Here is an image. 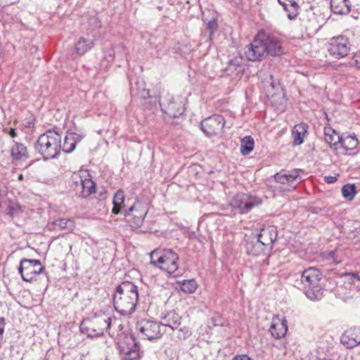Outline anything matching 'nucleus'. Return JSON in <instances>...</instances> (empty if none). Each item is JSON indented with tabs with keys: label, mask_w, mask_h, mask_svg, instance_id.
Wrapping results in <instances>:
<instances>
[{
	"label": "nucleus",
	"mask_w": 360,
	"mask_h": 360,
	"mask_svg": "<svg viewBox=\"0 0 360 360\" xmlns=\"http://www.w3.org/2000/svg\"><path fill=\"white\" fill-rule=\"evenodd\" d=\"M349 0H330V8L334 13L345 14L350 11Z\"/></svg>",
	"instance_id": "obj_26"
},
{
	"label": "nucleus",
	"mask_w": 360,
	"mask_h": 360,
	"mask_svg": "<svg viewBox=\"0 0 360 360\" xmlns=\"http://www.w3.org/2000/svg\"><path fill=\"white\" fill-rule=\"evenodd\" d=\"M198 288L197 282L194 279L183 280L181 281V291L187 293L192 294L195 292Z\"/></svg>",
	"instance_id": "obj_34"
},
{
	"label": "nucleus",
	"mask_w": 360,
	"mask_h": 360,
	"mask_svg": "<svg viewBox=\"0 0 360 360\" xmlns=\"http://www.w3.org/2000/svg\"><path fill=\"white\" fill-rule=\"evenodd\" d=\"M131 347L127 348L121 347V352L123 354V360H135L139 356V345L133 335L127 338Z\"/></svg>",
	"instance_id": "obj_19"
},
{
	"label": "nucleus",
	"mask_w": 360,
	"mask_h": 360,
	"mask_svg": "<svg viewBox=\"0 0 360 360\" xmlns=\"http://www.w3.org/2000/svg\"><path fill=\"white\" fill-rule=\"evenodd\" d=\"M169 114L172 115V112H169ZM172 115H173V117H178V116H179L176 113H174V114H172Z\"/></svg>",
	"instance_id": "obj_53"
},
{
	"label": "nucleus",
	"mask_w": 360,
	"mask_h": 360,
	"mask_svg": "<svg viewBox=\"0 0 360 360\" xmlns=\"http://www.w3.org/2000/svg\"><path fill=\"white\" fill-rule=\"evenodd\" d=\"M34 148L44 160L57 158L61 150V136L58 132L49 130L39 136Z\"/></svg>",
	"instance_id": "obj_2"
},
{
	"label": "nucleus",
	"mask_w": 360,
	"mask_h": 360,
	"mask_svg": "<svg viewBox=\"0 0 360 360\" xmlns=\"http://www.w3.org/2000/svg\"><path fill=\"white\" fill-rule=\"evenodd\" d=\"M289 4L284 8L285 11L288 13L289 19H294L297 15L298 5L294 0H289Z\"/></svg>",
	"instance_id": "obj_36"
},
{
	"label": "nucleus",
	"mask_w": 360,
	"mask_h": 360,
	"mask_svg": "<svg viewBox=\"0 0 360 360\" xmlns=\"http://www.w3.org/2000/svg\"><path fill=\"white\" fill-rule=\"evenodd\" d=\"M288 331L287 320L285 317L280 318L278 315L274 316L269 328V332L275 339H281L285 337Z\"/></svg>",
	"instance_id": "obj_15"
},
{
	"label": "nucleus",
	"mask_w": 360,
	"mask_h": 360,
	"mask_svg": "<svg viewBox=\"0 0 360 360\" xmlns=\"http://www.w3.org/2000/svg\"><path fill=\"white\" fill-rule=\"evenodd\" d=\"M72 180L76 185H80L83 197H87L95 192L96 184L91 179H82L79 174H75Z\"/></svg>",
	"instance_id": "obj_17"
},
{
	"label": "nucleus",
	"mask_w": 360,
	"mask_h": 360,
	"mask_svg": "<svg viewBox=\"0 0 360 360\" xmlns=\"http://www.w3.org/2000/svg\"><path fill=\"white\" fill-rule=\"evenodd\" d=\"M117 49H122V47H121V46H117Z\"/></svg>",
	"instance_id": "obj_55"
},
{
	"label": "nucleus",
	"mask_w": 360,
	"mask_h": 360,
	"mask_svg": "<svg viewBox=\"0 0 360 360\" xmlns=\"http://www.w3.org/2000/svg\"><path fill=\"white\" fill-rule=\"evenodd\" d=\"M45 268L39 259L23 258L20 260L18 272L22 279L26 282H32L44 272Z\"/></svg>",
	"instance_id": "obj_6"
},
{
	"label": "nucleus",
	"mask_w": 360,
	"mask_h": 360,
	"mask_svg": "<svg viewBox=\"0 0 360 360\" xmlns=\"http://www.w3.org/2000/svg\"><path fill=\"white\" fill-rule=\"evenodd\" d=\"M301 169L292 171H281L275 174V180L281 184H288V191H292L296 186L302 181L300 176Z\"/></svg>",
	"instance_id": "obj_12"
},
{
	"label": "nucleus",
	"mask_w": 360,
	"mask_h": 360,
	"mask_svg": "<svg viewBox=\"0 0 360 360\" xmlns=\"http://www.w3.org/2000/svg\"><path fill=\"white\" fill-rule=\"evenodd\" d=\"M82 139L83 136L81 134L75 132L68 133L64 139L63 145H61V150L65 153L72 152L77 143L80 142Z\"/></svg>",
	"instance_id": "obj_20"
},
{
	"label": "nucleus",
	"mask_w": 360,
	"mask_h": 360,
	"mask_svg": "<svg viewBox=\"0 0 360 360\" xmlns=\"http://www.w3.org/2000/svg\"><path fill=\"white\" fill-rule=\"evenodd\" d=\"M53 229L65 230L72 231L75 227V221L71 219H58L52 224Z\"/></svg>",
	"instance_id": "obj_28"
},
{
	"label": "nucleus",
	"mask_w": 360,
	"mask_h": 360,
	"mask_svg": "<svg viewBox=\"0 0 360 360\" xmlns=\"http://www.w3.org/2000/svg\"><path fill=\"white\" fill-rule=\"evenodd\" d=\"M178 255L173 252L171 249L164 250L163 251V263L160 268L165 270L169 275L174 277H178Z\"/></svg>",
	"instance_id": "obj_13"
},
{
	"label": "nucleus",
	"mask_w": 360,
	"mask_h": 360,
	"mask_svg": "<svg viewBox=\"0 0 360 360\" xmlns=\"http://www.w3.org/2000/svg\"><path fill=\"white\" fill-rule=\"evenodd\" d=\"M225 122V119L223 116L214 115L201 122V129L207 137H212L223 132Z\"/></svg>",
	"instance_id": "obj_9"
},
{
	"label": "nucleus",
	"mask_w": 360,
	"mask_h": 360,
	"mask_svg": "<svg viewBox=\"0 0 360 360\" xmlns=\"http://www.w3.org/2000/svg\"><path fill=\"white\" fill-rule=\"evenodd\" d=\"M112 204L113 207L112 212L113 214H118L121 212H124L126 205L124 202V194L122 191L119 190L115 193Z\"/></svg>",
	"instance_id": "obj_25"
},
{
	"label": "nucleus",
	"mask_w": 360,
	"mask_h": 360,
	"mask_svg": "<svg viewBox=\"0 0 360 360\" xmlns=\"http://www.w3.org/2000/svg\"><path fill=\"white\" fill-rule=\"evenodd\" d=\"M105 59L108 60V61H111L114 59V53H109L108 56H105Z\"/></svg>",
	"instance_id": "obj_49"
},
{
	"label": "nucleus",
	"mask_w": 360,
	"mask_h": 360,
	"mask_svg": "<svg viewBox=\"0 0 360 360\" xmlns=\"http://www.w3.org/2000/svg\"><path fill=\"white\" fill-rule=\"evenodd\" d=\"M325 141L328 143L330 147L337 148V146L340 144L341 136L332 128H325Z\"/></svg>",
	"instance_id": "obj_27"
},
{
	"label": "nucleus",
	"mask_w": 360,
	"mask_h": 360,
	"mask_svg": "<svg viewBox=\"0 0 360 360\" xmlns=\"http://www.w3.org/2000/svg\"><path fill=\"white\" fill-rule=\"evenodd\" d=\"M262 203L261 198L249 193H240L236 194L230 201V205L238 210L241 214L249 212L253 207Z\"/></svg>",
	"instance_id": "obj_7"
},
{
	"label": "nucleus",
	"mask_w": 360,
	"mask_h": 360,
	"mask_svg": "<svg viewBox=\"0 0 360 360\" xmlns=\"http://www.w3.org/2000/svg\"><path fill=\"white\" fill-rule=\"evenodd\" d=\"M166 326L150 319H143L137 322L136 330L139 335L148 340H157L165 333Z\"/></svg>",
	"instance_id": "obj_5"
},
{
	"label": "nucleus",
	"mask_w": 360,
	"mask_h": 360,
	"mask_svg": "<svg viewBox=\"0 0 360 360\" xmlns=\"http://www.w3.org/2000/svg\"><path fill=\"white\" fill-rule=\"evenodd\" d=\"M350 49L348 38L342 35L331 38L328 44V53L336 59L347 56Z\"/></svg>",
	"instance_id": "obj_8"
},
{
	"label": "nucleus",
	"mask_w": 360,
	"mask_h": 360,
	"mask_svg": "<svg viewBox=\"0 0 360 360\" xmlns=\"http://www.w3.org/2000/svg\"><path fill=\"white\" fill-rule=\"evenodd\" d=\"M148 212V204L136 200L131 206L124 210L125 220L132 229H138L143 225Z\"/></svg>",
	"instance_id": "obj_4"
},
{
	"label": "nucleus",
	"mask_w": 360,
	"mask_h": 360,
	"mask_svg": "<svg viewBox=\"0 0 360 360\" xmlns=\"http://www.w3.org/2000/svg\"><path fill=\"white\" fill-rule=\"evenodd\" d=\"M166 319L169 327L173 330L176 329L180 331V329H179L180 326V316L178 314L171 311L167 315Z\"/></svg>",
	"instance_id": "obj_33"
},
{
	"label": "nucleus",
	"mask_w": 360,
	"mask_h": 360,
	"mask_svg": "<svg viewBox=\"0 0 360 360\" xmlns=\"http://www.w3.org/2000/svg\"><path fill=\"white\" fill-rule=\"evenodd\" d=\"M308 125L305 123L296 124L292 129L293 143L295 146H299L304 142V139L307 134Z\"/></svg>",
	"instance_id": "obj_23"
},
{
	"label": "nucleus",
	"mask_w": 360,
	"mask_h": 360,
	"mask_svg": "<svg viewBox=\"0 0 360 360\" xmlns=\"http://www.w3.org/2000/svg\"><path fill=\"white\" fill-rule=\"evenodd\" d=\"M277 236L276 228L274 226H268L262 229L255 238L266 247V249L271 251Z\"/></svg>",
	"instance_id": "obj_14"
},
{
	"label": "nucleus",
	"mask_w": 360,
	"mask_h": 360,
	"mask_svg": "<svg viewBox=\"0 0 360 360\" xmlns=\"http://www.w3.org/2000/svg\"><path fill=\"white\" fill-rule=\"evenodd\" d=\"M323 259L330 264H338L342 262L343 255L340 250H335L323 254Z\"/></svg>",
	"instance_id": "obj_29"
},
{
	"label": "nucleus",
	"mask_w": 360,
	"mask_h": 360,
	"mask_svg": "<svg viewBox=\"0 0 360 360\" xmlns=\"http://www.w3.org/2000/svg\"><path fill=\"white\" fill-rule=\"evenodd\" d=\"M324 179H325V181L328 184H333L338 180V178H337V176H325Z\"/></svg>",
	"instance_id": "obj_45"
},
{
	"label": "nucleus",
	"mask_w": 360,
	"mask_h": 360,
	"mask_svg": "<svg viewBox=\"0 0 360 360\" xmlns=\"http://www.w3.org/2000/svg\"><path fill=\"white\" fill-rule=\"evenodd\" d=\"M185 335H187V336L190 335H191V331L187 330Z\"/></svg>",
	"instance_id": "obj_52"
},
{
	"label": "nucleus",
	"mask_w": 360,
	"mask_h": 360,
	"mask_svg": "<svg viewBox=\"0 0 360 360\" xmlns=\"http://www.w3.org/2000/svg\"><path fill=\"white\" fill-rule=\"evenodd\" d=\"M259 33L263 48L265 49V53L274 57L279 56L283 53L281 42L277 37L264 31H260Z\"/></svg>",
	"instance_id": "obj_10"
},
{
	"label": "nucleus",
	"mask_w": 360,
	"mask_h": 360,
	"mask_svg": "<svg viewBox=\"0 0 360 360\" xmlns=\"http://www.w3.org/2000/svg\"><path fill=\"white\" fill-rule=\"evenodd\" d=\"M21 212V207L19 205V204L13 202H10L8 203L7 208L6 210V214L10 218H13L15 216H16Z\"/></svg>",
	"instance_id": "obj_39"
},
{
	"label": "nucleus",
	"mask_w": 360,
	"mask_h": 360,
	"mask_svg": "<svg viewBox=\"0 0 360 360\" xmlns=\"http://www.w3.org/2000/svg\"><path fill=\"white\" fill-rule=\"evenodd\" d=\"M245 55L250 61L262 60L265 56V49L263 48L259 32L255 36L253 41L246 46Z\"/></svg>",
	"instance_id": "obj_11"
},
{
	"label": "nucleus",
	"mask_w": 360,
	"mask_h": 360,
	"mask_svg": "<svg viewBox=\"0 0 360 360\" xmlns=\"http://www.w3.org/2000/svg\"><path fill=\"white\" fill-rule=\"evenodd\" d=\"M98 329H101V335L104 331L110 328L111 326V319L110 317L101 316L91 319Z\"/></svg>",
	"instance_id": "obj_32"
},
{
	"label": "nucleus",
	"mask_w": 360,
	"mask_h": 360,
	"mask_svg": "<svg viewBox=\"0 0 360 360\" xmlns=\"http://www.w3.org/2000/svg\"><path fill=\"white\" fill-rule=\"evenodd\" d=\"M172 108H173L172 103L169 104V110H170Z\"/></svg>",
	"instance_id": "obj_54"
},
{
	"label": "nucleus",
	"mask_w": 360,
	"mask_h": 360,
	"mask_svg": "<svg viewBox=\"0 0 360 360\" xmlns=\"http://www.w3.org/2000/svg\"><path fill=\"white\" fill-rule=\"evenodd\" d=\"M96 39L82 37L75 45V51L77 54L82 56L91 50L95 46Z\"/></svg>",
	"instance_id": "obj_24"
},
{
	"label": "nucleus",
	"mask_w": 360,
	"mask_h": 360,
	"mask_svg": "<svg viewBox=\"0 0 360 360\" xmlns=\"http://www.w3.org/2000/svg\"><path fill=\"white\" fill-rule=\"evenodd\" d=\"M232 360H251V359L248 355L243 354L236 356Z\"/></svg>",
	"instance_id": "obj_46"
},
{
	"label": "nucleus",
	"mask_w": 360,
	"mask_h": 360,
	"mask_svg": "<svg viewBox=\"0 0 360 360\" xmlns=\"http://www.w3.org/2000/svg\"><path fill=\"white\" fill-rule=\"evenodd\" d=\"M340 145L346 150H352L357 147L358 139L355 136H347L345 138L341 136Z\"/></svg>",
	"instance_id": "obj_31"
},
{
	"label": "nucleus",
	"mask_w": 360,
	"mask_h": 360,
	"mask_svg": "<svg viewBox=\"0 0 360 360\" xmlns=\"http://www.w3.org/2000/svg\"><path fill=\"white\" fill-rule=\"evenodd\" d=\"M18 179H19V180H22V179H23V175H22V174H20V175L18 176Z\"/></svg>",
	"instance_id": "obj_51"
},
{
	"label": "nucleus",
	"mask_w": 360,
	"mask_h": 360,
	"mask_svg": "<svg viewBox=\"0 0 360 360\" xmlns=\"http://www.w3.org/2000/svg\"><path fill=\"white\" fill-rule=\"evenodd\" d=\"M8 134L12 137V138H15L17 136V133L15 131V129H10L8 131Z\"/></svg>",
	"instance_id": "obj_47"
},
{
	"label": "nucleus",
	"mask_w": 360,
	"mask_h": 360,
	"mask_svg": "<svg viewBox=\"0 0 360 360\" xmlns=\"http://www.w3.org/2000/svg\"><path fill=\"white\" fill-rule=\"evenodd\" d=\"M11 155L13 160L18 161H25L29 158L27 147L15 141H13V146L11 148Z\"/></svg>",
	"instance_id": "obj_21"
},
{
	"label": "nucleus",
	"mask_w": 360,
	"mask_h": 360,
	"mask_svg": "<svg viewBox=\"0 0 360 360\" xmlns=\"http://www.w3.org/2000/svg\"><path fill=\"white\" fill-rule=\"evenodd\" d=\"M321 271L314 267L304 270L301 275L300 288L311 300H319L321 298Z\"/></svg>",
	"instance_id": "obj_3"
},
{
	"label": "nucleus",
	"mask_w": 360,
	"mask_h": 360,
	"mask_svg": "<svg viewBox=\"0 0 360 360\" xmlns=\"http://www.w3.org/2000/svg\"><path fill=\"white\" fill-rule=\"evenodd\" d=\"M243 58L240 54H238L235 56L233 58L229 60V67L233 66V68H238L243 63Z\"/></svg>",
	"instance_id": "obj_41"
},
{
	"label": "nucleus",
	"mask_w": 360,
	"mask_h": 360,
	"mask_svg": "<svg viewBox=\"0 0 360 360\" xmlns=\"http://www.w3.org/2000/svg\"><path fill=\"white\" fill-rule=\"evenodd\" d=\"M139 300L138 288L132 282L124 281L119 285L113 295L115 310L123 316L131 314Z\"/></svg>",
	"instance_id": "obj_1"
},
{
	"label": "nucleus",
	"mask_w": 360,
	"mask_h": 360,
	"mask_svg": "<svg viewBox=\"0 0 360 360\" xmlns=\"http://www.w3.org/2000/svg\"><path fill=\"white\" fill-rule=\"evenodd\" d=\"M343 276L347 277L348 280L352 281V283H354V279L360 281L359 275L355 272L345 273Z\"/></svg>",
	"instance_id": "obj_43"
},
{
	"label": "nucleus",
	"mask_w": 360,
	"mask_h": 360,
	"mask_svg": "<svg viewBox=\"0 0 360 360\" xmlns=\"http://www.w3.org/2000/svg\"><path fill=\"white\" fill-rule=\"evenodd\" d=\"M350 66L360 70V53H355L350 60Z\"/></svg>",
	"instance_id": "obj_42"
},
{
	"label": "nucleus",
	"mask_w": 360,
	"mask_h": 360,
	"mask_svg": "<svg viewBox=\"0 0 360 360\" xmlns=\"http://www.w3.org/2000/svg\"><path fill=\"white\" fill-rule=\"evenodd\" d=\"M289 0H278V3L283 6V8L289 4Z\"/></svg>",
	"instance_id": "obj_48"
},
{
	"label": "nucleus",
	"mask_w": 360,
	"mask_h": 360,
	"mask_svg": "<svg viewBox=\"0 0 360 360\" xmlns=\"http://www.w3.org/2000/svg\"><path fill=\"white\" fill-rule=\"evenodd\" d=\"M79 328L81 332L86 335L87 337L94 338L101 335V329H98L91 319L83 321Z\"/></svg>",
	"instance_id": "obj_22"
},
{
	"label": "nucleus",
	"mask_w": 360,
	"mask_h": 360,
	"mask_svg": "<svg viewBox=\"0 0 360 360\" xmlns=\"http://www.w3.org/2000/svg\"><path fill=\"white\" fill-rule=\"evenodd\" d=\"M150 263L155 266H161L163 263V252L160 250L156 249L150 252Z\"/></svg>",
	"instance_id": "obj_35"
},
{
	"label": "nucleus",
	"mask_w": 360,
	"mask_h": 360,
	"mask_svg": "<svg viewBox=\"0 0 360 360\" xmlns=\"http://www.w3.org/2000/svg\"><path fill=\"white\" fill-rule=\"evenodd\" d=\"M255 141L252 136H246L241 139L240 153L243 155L250 154L254 148Z\"/></svg>",
	"instance_id": "obj_30"
},
{
	"label": "nucleus",
	"mask_w": 360,
	"mask_h": 360,
	"mask_svg": "<svg viewBox=\"0 0 360 360\" xmlns=\"http://www.w3.org/2000/svg\"><path fill=\"white\" fill-rule=\"evenodd\" d=\"M263 86L266 91L273 90L276 86V83L274 82L273 76L270 75L267 78L262 81Z\"/></svg>",
	"instance_id": "obj_40"
},
{
	"label": "nucleus",
	"mask_w": 360,
	"mask_h": 360,
	"mask_svg": "<svg viewBox=\"0 0 360 360\" xmlns=\"http://www.w3.org/2000/svg\"><path fill=\"white\" fill-rule=\"evenodd\" d=\"M105 193H106L105 191H104L103 193H100V199L105 198Z\"/></svg>",
	"instance_id": "obj_50"
},
{
	"label": "nucleus",
	"mask_w": 360,
	"mask_h": 360,
	"mask_svg": "<svg viewBox=\"0 0 360 360\" xmlns=\"http://www.w3.org/2000/svg\"><path fill=\"white\" fill-rule=\"evenodd\" d=\"M342 195L348 200H352L356 195V187L354 184H346L342 188Z\"/></svg>",
	"instance_id": "obj_37"
},
{
	"label": "nucleus",
	"mask_w": 360,
	"mask_h": 360,
	"mask_svg": "<svg viewBox=\"0 0 360 360\" xmlns=\"http://www.w3.org/2000/svg\"><path fill=\"white\" fill-rule=\"evenodd\" d=\"M139 94L140 96L143 99L148 98L150 96L149 90H146L145 89H143L141 91H139Z\"/></svg>",
	"instance_id": "obj_44"
},
{
	"label": "nucleus",
	"mask_w": 360,
	"mask_h": 360,
	"mask_svg": "<svg viewBox=\"0 0 360 360\" xmlns=\"http://www.w3.org/2000/svg\"><path fill=\"white\" fill-rule=\"evenodd\" d=\"M245 248L247 253L252 256L265 255L271 252L266 249V247L255 237L247 241Z\"/></svg>",
	"instance_id": "obj_18"
},
{
	"label": "nucleus",
	"mask_w": 360,
	"mask_h": 360,
	"mask_svg": "<svg viewBox=\"0 0 360 360\" xmlns=\"http://www.w3.org/2000/svg\"><path fill=\"white\" fill-rule=\"evenodd\" d=\"M340 341L347 348H354L360 344V328L352 327L342 335Z\"/></svg>",
	"instance_id": "obj_16"
},
{
	"label": "nucleus",
	"mask_w": 360,
	"mask_h": 360,
	"mask_svg": "<svg viewBox=\"0 0 360 360\" xmlns=\"http://www.w3.org/2000/svg\"><path fill=\"white\" fill-rule=\"evenodd\" d=\"M218 27L217 20L215 18H213L212 20L208 21L206 23L205 27V32H208V38L207 41H212V36L214 33V32L217 30Z\"/></svg>",
	"instance_id": "obj_38"
}]
</instances>
